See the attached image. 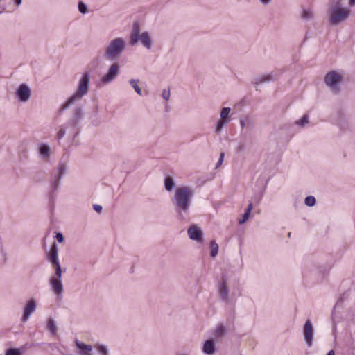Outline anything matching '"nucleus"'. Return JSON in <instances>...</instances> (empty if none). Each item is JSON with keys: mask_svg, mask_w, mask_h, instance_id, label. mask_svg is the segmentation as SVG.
<instances>
[{"mask_svg": "<svg viewBox=\"0 0 355 355\" xmlns=\"http://www.w3.org/2000/svg\"><path fill=\"white\" fill-rule=\"evenodd\" d=\"M194 191L191 187L181 186L175 190L173 202L179 214L189 211Z\"/></svg>", "mask_w": 355, "mask_h": 355, "instance_id": "obj_1", "label": "nucleus"}, {"mask_svg": "<svg viewBox=\"0 0 355 355\" xmlns=\"http://www.w3.org/2000/svg\"><path fill=\"white\" fill-rule=\"evenodd\" d=\"M349 8L343 7L342 0H331L328 8V21L331 25L337 26L345 21L350 16Z\"/></svg>", "mask_w": 355, "mask_h": 355, "instance_id": "obj_2", "label": "nucleus"}, {"mask_svg": "<svg viewBox=\"0 0 355 355\" xmlns=\"http://www.w3.org/2000/svg\"><path fill=\"white\" fill-rule=\"evenodd\" d=\"M89 83L90 74L89 72H85L78 81L76 92L70 97H69L62 105L60 111L62 112L64 110H67L70 106L80 101L84 96H85L89 90Z\"/></svg>", "mask_w": 355, "mask_h": 355, "instance_id": "obj_3", "label": "nucleus"}, {"mask_svg": "<svg viewBox=\"0 0 355 355\" xmlns=\"http://www.w3.org/2000/svg\"><path fill=\"white\" fill-rule=\"evenodd\" d=\"M127 46L126 40L123 37H115L107 42L103 48V57L107 60L119 59Z\"/></svg>", "mask_w": 355, "mask_h": 355, "instance_id": "obj_4", "label": "nucleus"}, {"mask_svg": "<svg viewBox=\"0 0 355 355\" xmlns=\"http://www.w3.org/2000/svg\"><path fill=\"white\" fill-rule=\"evenodd\" d=\"M343 79L341 74L336 71H331L324 76V82L332 94H338L340 91V85Z\"/></svg>", "mask_w": 355, "mask_h": 355, "instance_id": "obj_5", "label": "nucleus"}, {"mask_svg": "<svg viewBox=\"0 0 355 355\" xmlns=\"http://www.w3.org/2000/svg\"><path fill=\"white\" fill-rule=\"evenodd\" d=\"M138 40H139L146 49H150L151 48L152 40L148 33L144 32L139 34V26L138 24L135 23L130 35V43L131 45L134 46L137 43Z\"/></svg>", "mask_w": 355, "mask_h": 355, "instance_id": "obj_6", "label": "nucleus"}, {"mask_svg": "<svg viewBox=\"0 0 355 355\" xmlns=\"http://www.w3.org/2000/svg\"><path fill=\"white\" fill-rule=\"evenodd\" d=\"M84 117V111L81 107L77 106L72 111V116L69 119L67 125H69L75 132L78 129V125Z\"/></svg>", "mask_w": 355, "mask_h": 355, "instance_id": "obj_7", "label": "nucleus"}, {"mask_svg": "<svg viewBox=\"0 0 355 355\" xmlns=\"http://www.w3.org/2000/svg\"><path fill=\"white\" fill-rule=\"evenodd\" d=\"M120 65L118 62H113L108 68L107 73L101 78V82L103 85L112 83L119 74Z\"/></svg>", "mask_w": 355, "mask_h": 355, "instance_id": "obj_8", "label": "nucleus"}, {"mask_svg": "<svg viewBox=\"0 0 355 355\" xmlns=\"http://www.w3.org/2000/svg\"><path fill=\"white\" fill-rule=\"evenodd\" d=\"M15 96L19 102L27 103L31 96V89L28 85L22 83L16 89Z\"/></svg>", "mask_w": 355, "mask_h": 355, "instance_id": "obj_9", "label": "nucleus"}, {"mask_svg": "<svg viewBox=\"0 0 355 355\" xmlns=\"http://www.w3.org/2000/svg\"><path fill=\"white\" fill-rule=\"evenodd\" d=\"M313 326L310 320H307L303 326V336L306 345L312 346L313 340Z\"/></svg>", "mask_w": 355, "mask_h": 355, "instance_id": "obj_10", "label": "nucleus"}, {"mask_svg": "<svg viewBox=\"0 0 355 355\" xmlns=\"http://www.w3.org/2000/svg\"><path fill=\"white\" fill-rule=\"evenodd\" d=\"M49 284L57 298H61L64 292V286L61 278H50Z\"/></svg>", "mask_w": 355, "mask_h": 355, "instance_id": "obj_11", "label": "nucleus"}, {"mask_svg": "<svg viewBox=\"0 0 355 355\" xmlns=\"http://www.w3.org/2000/svg\"><path fill=\"white\" fill-rule=\"evenodd\" d=\"M67 169V166L64 163H60L58 165L56 175H55L54 180L52 182L53 190H56L58 188L60 180L65 175Z\"/></svg>", "mask_w": 355, "mask_h": 355, "instance_id": "obj_12", "label": "nucleus"}, {"mask_svg": "<svg viewBox=\"0 0 355 355\" xmlns=\"http://www.w3.org/2000/svg\"><path fill=\"white\" fill-rule=\"evenodd\" d=\"M36 307L37 302L34 298H31L28 300L24 308L21 320L24 322H26L29 319L31 315L35 311Z\"/></svg>", "mask_w": 355, "mask_h": 355, "instance_id": "obj_13", "label": "nucleus"}, {"mask_svg": "<svg viewBox=\"0 0 355 355\" xmlns=\"http://www.w3.org/2000/svg\"><path fill=\"white\" fill-rule=\"evenodd\" d=\"M74 344L78 349V354L79 355H93V347L91 345L85 344L78 339L74 340Z\"/></svg>", "mask_w": 355, "mask_h": 355, "instance_id": "obj_14", "label": "nucleus"}, {"mask_svg": "<svg viewBox=\"0 0 355 355\" xmlns=\"http://www.w3.org/2000/svg\"><path fill=\"white\" fill-rule=\"evenodd\" d=\"M187 234L191 240L196 241L198 243H202V232L196 225H192L187 230Z\"/></svg>", "mask_w": 355, "mask_h": 355, "instance_id": "obj_15", "label": "nucleus"}, {"mask_svg": "<svg viewBox=\"0 0 355 355\" xmlns=\"http://www.w3.org/2000/svg\"><path fill=\"white\" fill-rule=\"evenodd\" d=\"M47 257L53 266L60 263L58 261V249L55 243H53L51 245Z\"/></svg>", "mask_w": 355, "mask_h": 355, "instance_id": "obj_16", "label": "nucleus"}, {"mask_svg": "<svg viewBox=\"0 0 355 355\" xmlns=\"http://www.w3.org/2000/svg\"><path fill=\"white\" fill-rule=\"evenodd\" d=\"M219 295L221 299L225 302H228L229 300V287L227 286L226 279L224 278L223 281L219 284L218 288Z\"/></svg>", "mask_w": 355, "mask_h": 355, "instance_id": "obj_17", "label": "nucleus"}, {"mask_svg": "<svg viewBox=\"0 0 355 355\" xmlns=\"http://www.w3.org/2000/svg\"><path fill=\"white\" fill-rule=\"evenodd\" d=\"M39 153L45 161H49L51 155V147L47 144H41L39 146Z\"/></svg>", "mask_w": 355, "mask_h": 355, "instance_id": "obj_18", "label": "nucleus"}, {"mask_svg": "<svg viewBox=\"0 0 355 355\" xmlns=\"http://www.w3.org/2000/svg\"><path fill=\"white\" fill-rule=\"evenodd\" d=\"M203 352L207 355H213L216 352V347L213 340H207L202 347Z\"/></svg>", "mask_w": 355, "mask_h": 355, "instance_id": "obj_19", "label": "nucleus"}, {"mask_svg": "<svg viewBox=\"0 0 355 355\" xmlns=\"http://www.w3.org/2000/svg\"><path fill=\"white\" fill-rule=\"evenodd\" d=\"M274 78L272 75H263L260 76L256 78H254L252 81V83L255 85H258L259 84H262L264 83L270 82L273 80Z\"/></svg>", "mask_w": 355, "mask_h": 355, "instance_id": "obj_20", "label": "nucleus"}, {"mask_svg": "<svg viewBox=\"0 0 355 355\" xmlns=\"http://www.w3.org/2000/svg\"><path fill=\"white\" fill-rule=\"evenodd\" d=\"M175 187L174 179L171 176H166L164 179V187L166 191H171Z\"/></svg>", "mask_w": 355, "mask_h": 355, "instance_id": "obj_21", "label": "nucleus"}, {"mask_svg": "<svg viewBox=\"0 0 355 355\" xmlns=\"http://www.w3.org/2000/svg\"><path fill=\"white\" fill-rule=\"evenodd\" d=\"M46 328L51 332V334L52 335L56 334L57 331H58V327H57L55 320L53 318H50L48 319Z\"/></svg>", "mask_w": 355, "mask_h": 355, "instance_id": "obj_22", "label": "nucleus"}, {"mask_svg": "<svg viewBox=\"0 0 355 355\" xmlns=\"http://www.w3.org/2000/svg\"><path fill=\"white\" fill-rule=\"evenodd\" d=\"M94 347L99 355H110L109 349L105 345L97 343L94 345Z\"/></svg>", "mask_w": 355, "mask_h": 355, "instance_id": "obj_23", "label": "nucleus"}, {"mask_svg": "<svg viewBox=\"0 0 355 355\" xmlns=\"http://www.w3.org/2000/svg\"><path fill=\"white\" fill-rule=\"evenodd\" d=\"M226 333V329L222 324H218L214 332V336L216 338L223 337Z\"/></svg>", "mask_w": 355, "mask_h": 355, "instance_id": "obj_24", "label": "nucleus"}, {"mask_svg": "<svg viewBox=\"0 0 355 355\" xmlns=\"http://www.w3.org/2000/svg\"><path fill=\"white\" fill-rule=\"evenodd\" d=\"M139 82L140 81L139 79H131L130 80V84L132 87V88L135 89L136 93L138 95L141 96L142 94V93H141V88L139 87Z\"/></svg>", "mask_w": 355, "mask_h": 355, "instance_id": "obj_25", "label": "nucleus"}, {"mask_svg": "<svg viewBox=\"0 0 355 355\" xmlns=\"http://www.w3.org/2000/svg\"><path fill=\"white\" fill-rule=\"evenodd\" d=\"M210 248H211L210 255L211 257L214 258L215 257L217 256V254L218 253V243L214 240L211 241L210 242Z\"/></svg>", "mask_w": 355, "mask_h": 355, "instance_id": "obj_26", "label": "nucleus"}, {"mask_svg": "<svg viewBox=\"0 0 355 355\" xmlns=\"http://www.w3.org/2000/svg\"><path fill=\"white\" fill-rule=\"evenodd\" d=\"M313 12L311 9H303L301 17L304 20H310L313 17Z\"/></svg>", "mask_w": 355, "mask_h": 355, "instance_id": "obj_27", "label": "nucleus"}, {"mask_svg": "<svg viewBox=\"0 0 355 355\" xmlns=\"http://www.w3.org/2000/svg\"><path fill=\"white\" fill-rule=\"evenodd\" d=\"M231 112V108L230 107H223L220 113V119L227 120L228 121H230L229 116Z\"/></svg>", "mask_w": 355, "mask_h": 355, "instance_id": "obj_28", "label": "nucleus"}, {"mask_svg": "<svg viewBox=\"0 0 355 355\" xmlns=\"http://www.w3.org/2000/svg\"><path fill=\"white\" fill-rule=\"evenodd\" d=\"M230 121H227V120H224V119H220L217 123H216V132L217 134L220 133L223 128H224V126L227 124Z\"/></svg>", "mask_w": 355, "mask_h": 355, "instance_id": "obj_29", "label": "nucleus"}, {"mask_svg": "<svg viewBox=\"0 0 355 355\" xmlns=\"http://www.w3.org/2000/svg\"><path fill=\"white\" fill-rule=\"evenodd\" d=\"M23 352L19 348H9L6 350L5 355H22Z\"/></svg>", "mask_w": 355, "mask_h": 355, "instance_id": "obj_30", "label": "nucleus"}, {"mask_svg": "<svg viewBox=\"0 0 355 355\" xmlns=\"http://www.w3.org/2000/svg\"><path fill=\"white\" fill-rule=\"evenodd\" d=\"M309 122V116L306 114H304L299 121H296V125L304 127L307 125Z\"/></svg>", "mask_w": 355, "mask_h": 355, "instance_id": "obj_31", "label": "nucleus"}, {"mask_svg": "<svg viewBox=\"0 0 355 355\" xmlns=\"http://www.w3.org/2000/svg\"><path fill=\"white\" fill-rule=\"evenodd\" d=\"M55 268V274L51 278H62V268L60 263L53 265Z\"/></svg>", "mask_w": 355, "mask_h": 355, "instance_id": "obj_32", "label": "nucleus"}, {"mask_svg": "<svg viewBox=\"0 0 355 355\" xmlns=\"http://www.w3.org/2000/svg\"><path fill=\"white\" fill-rule=\"evenodd\" d=\"M315 202H316V200H315V197L311 196H309L306 197V198L304 200L305 205L309 207L314 206Z\"/></svg>", "mask_w": 355, "mask_h": 355, "instance_id": "obj_33", "label": "nucleus"}, {"mask_svg": "<svg viewBox=\"0 0 355 355\" xmlns=\"http://www.w3.org/2000/svg\"><path fill=\"white\" fill-rule=\"evenodd\" d=\"M78 8L79 12L82 14H86L88 12L87 5L83 1L78 2Z\"/></svg>", "mask_w": 355, "mask_h": 355, "instance_id": "obj_34", "label": "nucleus"}, {"mask_svg": "<svg viewBox=\"0 0 355 355\" xmlns=\"http://www.w3.org/2000/svg\"><path fill=\"white\" fill-rule=\"evenodd\" d=\"M68 125H67V123L64 125H62L60 130L57 133V135H56V137L58 139H60L64 137V136L65 135V133H66V128Z\"/></svg>", "mask_w": 355, "mask_h": 355, "instance_id": "obj_35", "label": "nucleus"}, {"mask_svg": "<svg viewBox=\"0 0 355 355\" xmlns=\"http://www.w3.org/2000/svg\"><path fill=\"white\" fill-rule=\"evenodd\" d=\"M250 215V214L249 212L245 211L244 214L243 215L242 219L239 220V223L243 224V223H245L248 220V219L249 218Z\"/></svg>", "mask_w": 355, "mask_h": 355, "instance_id": "obj_36", "label": "nucleus"}, {"mask_svg": "<svg viewBox=\"0 0 355 355\" xmlns=\"http://www.w3.org/2000/svg\"><path fill=\"white\" fill-rule=\"evenodd\" d=\"M162 96L163 98L168 101L170 98V96H171L170 90L164 89L162 91Z\"/></svg>", "mask_w": 355, "mask_h": 355, "instance_id": "obj_37", "label": "nucleus"}, {"mask_svg": "<svg viewBox=\"0 0 355 355\" xmlns=\"http://www.w3.org/2000/svg\"><path fill=\"white\" fill-rule=\"evenodd\" d=\"M224 157H225V153H221L220 154L219 159H218V162L216 164V168H218V167H220L221 166V164H223V160H224Z\"/></svg>", "mask_w": 355, "mask_h": 355, "instance_id": "obj_38", "label": "nucleus"}, {"mask_svg": "<svg viewBox=\"0 0 355 355\" xmlns=\"http://www.w3.org/2000/svg\"><path fill=\"white\" fill-rule=\"evenodd\" d=\"M249 123H250L249 119H241L240 120V124H241V128H243L244 127H245Z\"/></svg>", "mask_w": 355, "mask_h": 355, "instance_id": "obj_39", "label": "nucleus"}, {"mask_svg": "<svg viewBox=\"0 0 355 355\" xmlns=\"http://www.w3.org/2000/svg\"><path fill=\"white\" fill-rule=\"evenodd\" d=\"M55 238L57 239V241L59 242V243H62L63 241H64V237H63V235L62 233L60 232H58L55 235Z\"/></svg>", "mask_w": 355, "mask_h": 355, "instance_id": "obj_40", "label": "nucleus"}, {"mask_svg": "<svg viewBox=\"0 0 355 355\" xmlns=\"http://www.w3.org/2000/svg\"><path fill=\"white\" fill-rule=\"evenodd\" d=\"M93 209L98 213H100L101 212L102 209H103V207L101 205H97V204H95L93 205Z\"/></svg>", "mask_w": 355, "mask_h": 355, "instance_id": "obj_41", "label": "nucleus"}, {"mask_svg": "<svg viewBox=\"0 0 355 355\" xmlns=\"http://www.w3.org/2000/svg\"><path fill=\"white\" fill-rule=\"evenodd\" d=\"M252 208H253L252 203L250 202L248 206V208L245 210V211L249 212L250 214V211L252 209Z\"/></svg>", "mask_w": 355, "mask_h": 355, "instance_id": "obj_42", "label": "nucleus"}, {"mask_svg": "<svg viewBox=\"0 0 355 355\" xmlns=\"http://www.w3.org/2000/svg\"><path fill=\"white\" fill-rule=\"evenodd\" d=\"M348 4L349 7L355 6V0H348Z\"/></svg>", "mask_w": 355, "mask_h": 355, "instance_id": "obj_43", "label": "nucleus"}, {"mask_svg": "<svg viewBox=\"0 0 355 355\" xmlns=\"http://www.w3.org/2000/svg\"><path fill=\"white\" fill-rule=\"evenodd\" d=\"M13 1L15 2L17 6H19V5L21 4L22 0H13Z\"/></svg>", "mask_w": 355, "mask_h": 355, "instance_id": "obj_44", "label": "nucleus"}, {"mask_svg": "<svg viewBox=\"0 0 355 355\" xmlns=\"http://www.w3.org/2000/svg\"><path fill=\"white\" fill-rule=\"evenodd\" d=\"M260 1L261 2V3L267 5L271 1V0H260Z\"/></svg>", "mask_w": 355, "mask_h": 355, "instance_id": "obj_45", "label": "nucleus"}, {"mask_svg": "<svg viewBox=\"0 0 355 355\" xmlns=\"http://www.w3.org/2000/svg\"><path fill=\"white\" fill-rule=\"evenodd\" d=\"M327 355H335L334 350H330Z\"/></svg>", "mask_w": 355, "mask_h": 355, "instance_id": "obj_46", "label": "nucleus"}, {"mask_svg": "<svg viewBox=\"0 0 355 355\" xmlns=\"http://www.w3.org/2000/svg\"><path fill=\"white\" fill-rule=\"evenodd\" d=\"M1 13V12L0 11V14Z\"/></svg>", "mask_w": 355, "mask_h": 355, "instance_id": "obj_47", "label": "nucleus"}]
</instances>
